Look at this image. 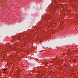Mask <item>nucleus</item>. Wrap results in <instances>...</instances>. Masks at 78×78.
Here are the masks:
<instances>
[{"label": "nucleus", "mask_w": 78, "mask_h": 78, "mask_svg": "<svg viewBox=\"0 0 78 78\" xmlns=\"http://www.w3.org/2000/svg\"><path fill=\"white\" fill-rule=\"evenodd\" d=\"M76 62V60H74V61H73V62Z\"/></svg>", "instance_id": "obj_2"}, {"label": "nucleus", "mask_w": 78, "mask_h": 78, "mask_svg": "<svg viewBox=\"0 0 78 78\" xmlns=\"http://www.w3.org/2000/svg\"><path fill=\"white\" fill-rule=\"evenodd\" d=\"M3 70H4V71H5V70H7V69H4Z\"/></svg>", "instance_id": "obj_1"}, {"label": "nucleus", "mask_w": 78, "mask_h": 78, "mask_svg": "<svg viewBox=\"0 0 78 78\" xmlns=\"http://www.w3.org/2000/svg\"><path fill=\"white\" fill-rule=\"evenodd\" d=\"M5 73H6V72H5Z\"/></svg>", "instance_id": "obj_3"}]
</instances>
